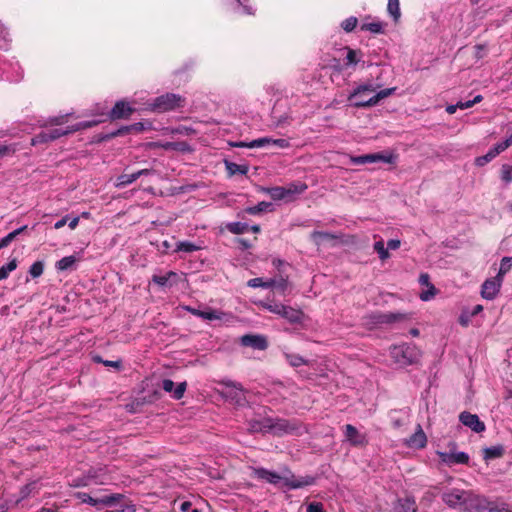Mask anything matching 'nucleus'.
Here are the masks:
<instances>
[{"mask_svg": "<svg viewBox=\"0 0 512 512\" xmlns=\"http://www.w3.org/2000/svg\"><path fill=\"white\" fill-rule=\"evenodd\" d=\"M380 85L372 83H364L357 86L353 92L348 96V100L356 108H368L377 105L382 99L392 95L396 88H386L378 92L376 90Z\"/></svg>", "mask_w": 512, "mask_h": 512, "instance_id": "f257e3e1", "label": "nucleus"}, {"mask_svg": "<svg viewBox=\"0 0 512 512\" xmlns=\"http://www.w3.org/2000/svg\"><path fill=\"white\" fill-rule=\"evenodd\" d=\"M307 184L303 182H293L287 186H275L271 188H263V191L268 193L275 201L286 200L291 201L295 195L304 193L307 190Z\"/></svg>", "mask_w": 512, "mask_h": 512, "instance_id": "f03ea898", "label": "nucleus"}, {"mask_svg": "<svg viewBox=\"0 0 512 512\" xmlns=\"http://www.w3.org/2000/svg\"><path fill=\"white\" fill-rule=\"evenodd\" d=\"M390 356L400 366L415 363L419 358V350L413 344L394 345L390 348Z\"/></svg>", "mask_w": 512, "mask_h": 512, "instance_id": "7ed1b4c3", "label": "nucleus"}, {"mask_svg": "<svg viewBox=\"0 0 512 512\" xmlns=\"http://www.w3.org/2000/svg\"><path fill=\"white\" fill-rule=\"evenodd\" d=\"M184 99L174 93H166L156 97L152 103L149 104V109L153 112L163 113L174 110L183 106Z\"/></svg>", "mask_w": 512, "mask_h": 512, "instance_id": "20e7f679", "label": "nucleus"}, {"mask_svg": "<svg viewBox=\"0 0 512 512\" xmlns=\"http://www.w3.org/2000/svg\"><path fill=\"white\" fill-rule=\"evenodd\" d=\"M302 426L297 420H288L283 418L271 417L270 434L274 436H283L286 434H298Z\"/></svg>", "mask_w": 512, "mask_h": 512, "instance_id": "39448f33", "label": "nucleus"}, {"mask_svg": "<svg viewBox=\"0 0 512 512\" xmlns=\"http://www.w3.org/2000/svg\"><path fill=\"white\" fill-rule=\"evenodd\" d=\"M75 497L79 499L82 503H87L91 506L97 507L101 509L105 506H112L116 502L120 501L124 496L122 494H110L104 495L100 498H94L85 492H77Z\"/></svg>", "mask_w": 512, "mask_h": 512, "instance_id": "423d86ee", "label": "nucleus"}, {"mask_svg": "<svg viewBox=\"0 0 512 512\" xmlns=\"http://www.w3.org/2000/svg\"><path fill=\"white\" fill-rule=\"evenodd\" d=\"M220 384L223 386L221 395L225 399L237 405H242L246 401L244 389L240 383L233 382L231 380H223Z\"/></svg>", "mask_w": 512, "mask_h": 512, "instance_id": "0eeeda50", "label": "nucleus"}, {"mask_svg": "<svg viewBox=\"0 0 512 512\" xmlns=\"http://www.w3.org/2000/svg\"><path fill=\"white\" fill-rule=\"evenodd\" d=\"M395 157L389 152H378L359 156H352L351 163L355 165H364L368 163L383 162L387 164L394 163Z\"/></svg>", "mask_w": 512, "mask_h": 512, "instance_id": "6e6552de", "label": "nucleus"}, {"mask_svg": "<svg viewBox=\"0 0 512 512\" xmlns=\"http://www.w3.org/2000/svg\"><path fill=\"white\" fill-rule=\"evenodd\" d=\"M459 421L476 433H481L486 429L484 422L479 419L478 415L467 411L460 413Z\"/></svg>", "mask_w": 512, "mask_h": 512, "instance_id": "1a4fd4ad", "label": "nucleus"}, {"mask_svg": "<svg viewBox=\"0 0 512 512\" xmlns=\"http://www.w3.org/2000/svg\"><path fill=\"white\" fill-rule=\"evenodd\" d=\"M96 123L97 122L88 121V122L77 123L73 126L67 127L66 129L55 128L50 131H47V133L49 135L48 138H50V141H54V140L60 138L61 136L71 134V133L79 131L81 129L90 128V127L96 125Z\"/></svg>", "mask_w": 512, "mask_h": 512, "instance_id": "9d476101", "label": "nucleus"}, {"mask_svg": "<svg viewBox=\"0 0 512 512\" xmlns=\"http://www.w3.org/2000/svg\"><path fill=\"white\" fill-rule=\"evenodd\" d=\"M437 455L439 456L440 460L451 466L454 464H467L469 461V456L465 452H442L437 451Z\"/></svg>", "mask_w": 512, "mask_h": 512, "instance_id": "9b49d317", "label": "nucleus"}, {"mask_svg": "<svg viewBox=\"0 0 512 512\" xmlns=\"http://www.w3.org/2000/svg\"><path fill=\"white\" fill-rule=\"evenodd\" d=\"M271 417H259L248 420V430L251 433H270Z\"/></svg>", "mask_w": 512, "mask_h": 512, "instance_id": "f8f14e48", "label": "nucleus"}, {"mask_svg": "<svg viewBox=\"0 0 512 512\" xmlns=\"http://www.w3.org/2000/svg\"><path fill=\"white\" fill-rule=\"evenodd\" d=\"M499 280L486 279L481 286V296L486 300H494L500 292Z\"/></svg>", "mask_w": 512, "mask_h": 512, "instance_id": "ddd939ff", "label": "nucleus"}, {"mask_svg": "<svg viewBox=\"0 0 512 512\" xmlns=\"http://www.w3.org/2000/svg\"><path fill=\"white\" fill-rule=\"evenodd\" d=\"M465 492L460 489H452L442 494V500L449 507L455 508L465 503Z\"/></svg>", "mask_w": 512, "mask_h": 512, "instance_id": "4468645a", "label": "nucleus"}, {"mask_svg": "<svg viewBox=\"0 0 512 512\" xmlns=\"http://www.w3.org/2000/svg\"><path fill=\"white\" fill-rule=\"evenodd\" d=\"M133 112L134 109L129 105V103L120 100L117 101L114 107L111 109L109 118L111 120L123 119L130 116Z\"/></svg>", "mask_w": 512, "mask_h": 512, "instance_id": "2eb2a0df", "label": "nucleus"}, {"mask_svg": "<svg viewBox=\"0 0 512 512\" xmlns=\"http://www.w3.org/2000/svg\"><path fill=\"white\" fill-rule=\"evenodd\" d=\"M346 440L353 446H365L367 444V438L364 434H361L356 427L351 424H347L344 427Z\"/></svg>", "mask_w": 512, "mask_h": 512, "instance_id": "dca6fc26", "label": "nucleus"}, {"mask_svg": "<svg viewBox=\"0 0 512 512\" xmlns=\"http://www.w3.org/2000/svg\"><path fill=\"white\" fill-rule=\"evenodd\" d=\"M405 444L416 449H422L427 445V437L420 424L416 426L414 434L405 440Z\"/></svg>", "mask_w": 512, "mask_h": 512, "instance_id": "f3484780", "label": "nucleus"}, {"mask_svg": "<svg viewBox=\"0 0 512 512\" xmlns=\"http://www.w3.org/2000/svg\"><path fill=\"white\" fill-rule=\"evenodd\" d=\"M187 383L180 382L176 387L175 383L171 379H164L162 381V388L165 392L171 393L172 397L176 400H179L183 397L184 392L186 390Z\"/></svg>", "mask_w": 512, "mask_h": 512, "instance_id": "a211bd4d", "label": "nucleus"}, {"mask_svg": "<svg viewBox=\"0 0 512 512\" xmlns=\"http://www.w3.org/2000/svg\"><path fill=\"white\" fill-rule=\"evenodd\" d=\"M241 343L257 350H265L268 347L267 339L262 335H244L241 337Z\"/></svg>", "mask_w": 512, "mask_h": 512, "instance_id": "6ab92c4d", "label": "nucleus"}, {"mask_svg": "<svg viewBox=\"0 0 512 512\" xmlns=\"http://www.w3.org/2000/svg\"><path fill=\"white\" fill-rule=\"evenodd\" d=\"M315 483V478L313 476H300L295 477L291 476L290 478H284V484L289 489H299L306 486L313 485Z\"/></svg>", "mask_w": 512, "mask_h": 512, "instance_id": "aec40b11", "label": "nucleus"}, {"mask_svg": "<svg viewBox=\"0 0 512 512\" xmlns=\"http://www.w3.org/2000/svg\"><path fill=\"white\" fill-rule=\"evenodd\" d=\"M281 317L292 324H300L303 322L305 315L301 310L285 305Z\"/></svg>", "mask_w": 512, "mask_h": 512, "instance_id": "412c9836", "label": "nucleus"}, {"mask_svg": "<svg viewBox=\"0 0 512 512\" xmlns=\"http://www.w3.org/2000/svg\"><path fill=\"white\" fill-rule=\"evenodd\" d=\"M253 474L256 478L264 480L271 484H277L282 479V477L278 473L267 470L265 468H255L253 470Z\"/></svg>", "mask_w": 512, "mask_h": 512, "instance_id": "4be33fe9", "label": "nucleus"}, {"mask_svg": "<svg viewBox=\"0 0 512 512\" xmlns=\"http://www.w3.org/2000/svg\"><path fill=\"white\" fill-rule=\"evenodd\" d=\"M152 281L161 287L173 286L178 281V274L174 271H169L165 275H153Z\"/></svg>", "mask_w": 512, "mask_h": 512, "instance_id": "5701e85b", "label": "nucleus"}, {"mask_svg": "<svg viewBox=\"0 0 512 512\" xmlns=\"http://www.w3.org/2000/svg\"><path fill=\"white\" fill-rule=\"evenodd\" d=\"M409 317L407 314L399 313V312H387L379 315L378 322L380 323H394L398 321L407 320Z\"/></svg>", "mask_w": 512, "mask_h": 512, "instance_id": "b1692460", "label": "nucleus"}, {"mask_svg": "<svg viewBox=\"0 0 512 512\" xmlns=\"http://www.w3.org/2000/svg\"><path fill=\"white\" fill-rule=\"evenodd\" d=\"M77 261L78 258L75 255L66 256L57 261L55 267L58 271L72 270L74 269Z\"/></svg>", "mask_w": 512, "mask_h": 512, "instance_id": "393cba45", "label": "nucleus"}, {"mask_svg": "<svg viewBox=\"0 0 512 512\" xmlns=\"http://www.w3.org/2000/svg\"><path fill=\"white\" fill-rule=\"evenodd\" d=\"M504 454V448L502 445H496L492 447H486L483 449V457L486 461L500 458Z\"/></svg>", "mask_w": 512, "mask_h": 512, "instance_id": "a878e982", "label": "nucleus"}, {"mask_svg": "<svg viewBox=\"0 0 512 512\" xmlns=\"http://www.w3.org/2000/svg\"><path fill=\"white\" fill-rule=\"evenodd\" d=\"M266 145H272V138L263 137V138L255 139L249 143L239 142V143L234 144L235 147H248V148H259V147H264Z\"/></svg>", "mask_w": 512, "mask_h": 512, "instance_id": "bb28decb", "label": "nucleus"}, {"mask_svg": "<svg viewBox=\"0 0 512 512\" xmlns=\"http://www.w3.org/2000/svg\"><path fill=\"white\" fill-rule=\"evenodd\" d=\"M202 249L201 245H197L190 241H180L176 244L175 252L193 253Z\"/></svg>", "mask_w": 512, "mask_h": 512, "instance_id": "cd10ccee", "label": "nucleus"}, {"mask_svg": "<svg viewBox=\"0 0 512 512\" xmlns=\"http://www.w3.org/2000/svg\"><path fill=\"white\" fill-rule=\"evenodd\" d=\"M226 316H227V314L220 310L207 308L204 310V312L202 314V319L207 320V321H215V320L221 321Z\"/></svg>", "mask_w": 512, "mask_h": 512, "instance_id": "c85d7f7f", "label": "nucleus"}, {"mask_svg": "<svg viewBox=\"0 0 512 512\" xmlns=\"http://www.w3.org/2000/svg\"><path fill=\"white\" fill-rule=\"evenodd\" d=\"M225 167L230 176L240 174L245 175L248 172V166L246 165H240L234 162H225Z\"/></svg>", "mask_w": 512, "mask_h": 512, "instance_id": "c756f323", "label": "nucleus"}, {"mask_svg": "<svg viewBox=\"0 0 512 512\" xmlns=\"http://www.w3.org/2000/svg\"><path fill=\"white\" fill-rule=\"evenodd\" d=\"M227 230L232 234H243L249 230V226L244 222H229L226 224Z\"/></svg>", "mask_w": 512, "mask_h": 512, "instance_id": "7c9ffc66", "label": "nucleus"}, {"mask_svg": "<svg viewBox=\"0 0 512 512\" xmlns=\"http://www.w3.org/2000/svg\"><path fill=\"white\" fill-rule=\"evenodd\" d=\"M26 229H27V225H24V226H21V227L15 229L14 231L8 233L5 237L0 239V242H1L2 246L4 248L9 246L10 243L12 241H14L16 239V237L18 235H20L21 233H23Z\"/></svg>", "mask_w": 512, "mask_h": 512, "instance_id": "2f4dec72", "label": "nucleus"}, {"mask_svg": "<svg viewBox=\"0 0 512 512\" xmlns=\"http://www.w3.org/2000/svg\"><path fill=\"white\" fill-rule=\"evenodd\" d=\"M398 509V512H417L416 503L411 498L400 500Z\"/></svg>", "mask_w": 512, "mask_h": 512, "instance_id": "473e14b6", "label": "nucleus"}, {"mask_svg": "<svg viewBox=\"0 0 512 512\" xmlns=\"http://www.w3.org/2000/svg\"><path fill=\"white\" fill-rule=\"evenodd\" d=\"M271 206H272L271 203L262 201V202H259L255 206L247 207L244 210V212L247 213V214H250V215H257V214H260V213L266 211Z\"/></svg>", "mask_w": 512, "mask_h": 512, "instance_id": "72a5a7b5", "label": "nucleus"}, {"mask_svg": "<svg viewBox=\"0 0 512 512\" xmlns=\"http://www.w3.org/2000/svg\"><path fill=\"white\" fill-rule=\"evenodd\" d=\"M136 180H137V177L135 175V172L132 174H122L117 177L115 186L118 188H122V187L132 184Z\"/></svg>", "mask_w": 512, "mask_h": 512, "instance_id": "f704fd0d", "label": "nucleus"}, {"mask_svg": "<svg viewBox=\"0 0 512 512\" xmlns=\"http://www.w3.org/2000/svg\"><path fill=\"white\" fill-rule=\"evenodd\" d=\"M17 268V259L13 258L6 265L0 267V281L8 278L10 272Z\"/></svg>", "mask_w": 512, "mask_h": 512, "instance_id": "c9c22d12", "label": "nucleus"}, {"mask_svg": "<svg viewBox=\"0 0 512 512\" xmlns=\"http://www.w3.org/2000/svg\"><path fill=\"white\" fill-rule=\"evenodd\" d=\"M374 250L378 253L381 261H385L390 257L387 247H385L383 240L376 241L373 245Z\"/></svg>", "mask_w": 512, "mask_h": 512, "instance_id": "e433bc0d", "label": "nucleus"}, {"mask_svg": "<svg viewBox=\"0 0 512 512\" xmlns=\"http://www.w3.org/2000/svg\"><path fill=\"white\" fill-rule=\"evenodd\" d=\"M387 11L397 21L401 15L399 0H388Z\"/></svg>", "mask_w": 512, "mask_h": 512, "instance_id": "4c0bfd02", "label": "nucleus"}, {"mask_svg": "<svg viewBox=\"0 0 512 512\" xmlns=\"http://www.w3.org/2000/svg\"><path fill=\"white\" fill-rule=\"evenodd\" d=\"M361 30L380 34L383 33V24L381 22L364 23L361 25Z\"/></svg>", "mask_w": 512, "mask_h": 512, "instance_id": "58836bf2", "label": "nucleus"}, {"mask_svg": "<svg viewBox=\"0 0 512 512\" xmlns=\"http://www.w3.org/2000/svg\"><path fill=\"white\" fill-rule=\"evenodd\" d=\"M286 360L293 367H299L307 364V361L300 355L297 354H286Z\"/></svg>", "mask_w": 512, "mask_h": 512, "instance_id": "ea45409f", "label": "nucleus"}, {"mask_svg": "<svg viewBox=\"0 0 512 512\" xmlns=\"http://www.w3.org/2000/svg\"><path fill=\"white\" fill-rule=\"evenodd\" d=\"M38 490V482L32 481L25 486H23L20 490L21 499L27 498L32 492Z\"/></svg>", "mask_w": 512, "mask_h": 512, "instance_id": "a19ab883", "label": "nucleus"}, {"mask_svg": "<svg viewBox=\"0 0 512 512\" xmlns=\"http://www.w3.org/2000/svg\"><path fill=\"white\" fill-rule=\"evenodd\" d=\"M68 116H69V114H64V115H59V116L51 117L45 123L41 124V126H47V125L58 126V125H63L64 123L67 122Z\"/></svg>", "mask_w": 512, "mask_h": 512, "instance_id": "79ce46f5", "label": "nucleus"}, {"mask_svg": "<svg viewBox=\"0 0 512 512\" xmlns=\"http://www.w3.org/2000/svg\"><path fill=\"white\" fill-rule=\"evenodd\" d=\"M44 264L41 261L34 262L29 269V273L33 278H37L43 274Z\"/></svg>", "mask_w": 512, "mask_h": 512, "instance_id": "37998d69", "label": "nucleus"}, {"mask_svg": "<svg viewBox=\"0 0 512 512\" xmlns=\"http://www.w3.org/2000/svg\"><path fill=\"white\" fill-rule=\"evenodd\" d=\"M261 305L269 312L277 314L279 316H281L282 310L285 306L284 304L281 303H262Z\"/></svg>", "mask_w": 512, "mask_h": 512, "instance_id": "c03bdc74", "label": "nucleus"}, {"mask_svg": "<svg viewBox=\"0 0 512 512\" xmlns=\"http://www.w3.org/2000/svg\"><path fill=\"white\" fill-rule=\"evenodd\" d=\"M501 180L505 183L512 182V165L503 164L501 167Z\"/></svg>", "mask_w": 512, "mask_h": 512, "instance_id": "a18cd8bd", "label": "nucleus"}, {"mask_svg": "<svg viewBox=\"0 0 512 512\" xmlns=\"http://www.w3.org/2000/svg\"><path fill=\"white\" fill-rule=\"evenodd\" d=\"M357 23H358L357 18L352 16V17H349V18L345 19L341 23V27L346 32H352L355 29Z\"/></svg>", "mask_w": 512, "mask_h": 512, "instance_id": "49530a36", "label": "nucleus"}, {"mask_svg": "<svg viewBox=\"0 0 512 512\" xmlns=\"http://www.w3.org/2000/svg\"><path fill=\"white\" fill-rule=\"evenodd\" d=\"M48 137L47 132H41L31 139V145L35 146L37 144L50 142V138Z\"/></svg>", "mask_w": 512, "mask_h": 512, "instance_id": "de8ad7c7", "label": "nucleus"}, {"mask_svg": "<svg viewBox=\"0 0 512 512\" xmlns=\"http://www.w3.org/2000/svg\"><path fill=\"white\" fill-rule=\"evenodd\" d=\"M8 33L3 28L2 23L0 22V49L7 50L9 46V40L7 39Z\"/></svg>", "mask_w": 512, "mask_h": 512, "instance_id": "09e8293b", "label": "nucleus"}, {"mask_svg": "<svg viewBox=\"0 0 512 512\" xmlns=\"http://www.w3.org/2000/svg\"><path fill=\"white\" fill-rule=\"evenodd\" d=\"M436 295V288L434 287V285H430V287H428V290L427 291H423L421 294H420V299L422 301H429L430 299H432L434 296Z\"/></svg>", "mask_w": 512, "mask_h": 512, "instance_id": "8fccbe9b", "label": "nucleus"}, {"mask_svg": "<svg viewBox=\"0 0 512 512\" xmlns=\"http://www.w3.org/2000/svg\"><path fill=\"white\" fill-rule=\"evenodd\" d=\"M359 62L357 58V52L353 49H348L346 55V65H356Z\"/></svg>", "mask_w": 512, "mask_h": 512, "instance_id": "3c124183", "label": "nucleus"}, {"mask_svg": "<svg viewBox=\"0 0 512 512\" xmlns=\"http://www.w3.org/2000/svg\"><path fill=\"white\" fill-rule=\"evenodd\" d=\"M93 360L98 363H103L107 367H114L117 369L121 367V361L102 360L100 356L93 357Z\"/></svg>", "mask_w": 512, "mask_h": 512, "instance_id": "603ef678", "label": "nucleus"}, {"mask_svg": "<svg viewBox=\"0 0 512 512\" xmlns=\"http://www.w3.org/2000/svg\"><path fill=\"white\" fill-rule=\"evenodd\" d=\"M16 151L15 145H0V159L4 156L12 155Z\"/></svg>", "mask_w": 512, "mask_h": 512, "instance_id": "864d4df0", "label": "nucleus"}, {"mask_svg": "<svg viewBox=\"0 0 512 512\" xmlns=\"http://www.w3.org/2000/svg\"><path fill=\"white\" fill-rule=\"evenodd\" d=\"M247 285L251 288H265V281L260 277L252 278L247 282Z\"/></svg>", "mask_w": 512, "mask_h": 512, "instance_id": "5fc2aeb1", "label": "nucleus"}, {"mask_svg": "<svg viewBox=\"0 0 512 512\" xmlns=\"http://www.w3.org/2000/svg\"><path fill=\"white\" fill-rule=\"evenodd\" d=\"M512 268V257H503L500 263V269L503 272H508Z\"/></svg>", "mask_w": 512, "mask_h": 512, "instance_id": "6e6d98bb", "label": "nucleus"}, {"mask_svg": "<svg viewBox=\"0 0 512 512\" xmlns=\"http://www.w3.org/2000/svg\"><path fill=\"white\" fill-rule=\"evenodd\" d=\"M272 145H274L278 148H281V149H286V148L290 147V142H289V140L284 139V138H278V139L272 138Z\"/></svg>", "mask_w": 512, "mask_h": 512, "instance_id": "4d7b16f0", "label": "nucleus"}, {"mask_svg": "<svg viewBox=\"0 0 512 512\" xmlns=\"http://www.w3.org/2000/svg\"><path fill=\"white\" fill-rule=\"evenodd\" d=\"M307 512H325L324 506L320 502H311L307 506Z\"/></svg>", "mask_w": 512, "mask_h": 512, "instance_id": "13d9d810", "label": "nucleus"}, {"mask_svg": "<svg viewBox=\"0 0 512 512\" xmlns=\"http://www.w3.org/2000/svg\"><path fill=\"white\" fill-rule=\"evenodd\" d=\"M493 159L494 158L492 157V155L489 154V152H487L485 155L477 157L475 160V164L477 166H484L485 164H487L488 162H490Z\"/></svg>", "mask_w": 512, "mask_h": 512, "instance_id": "bf43d9fd", "label": "nucleus"}, {"mask_svg": "<svg viewBox=\"0 0 512 512\" xmlns=\"http://www.w3.org/2000/svg\"><path fill=\"white\" fill-rule=\"evenodd\" d=\"M130 132H131V130H130V126L129 125L122 126L119 129H117L116 131L111 132L110 133V137H117V136L128 134Z\"/></svg>", "mask_w": 512, "mask_h": 512, "instance_id": "052dcab7", "label": "nucleus"}, {"mask_svg": "<svg viewBox=\"0 0 512 512\" xmlns=\"http://www.w3.org/2000/svg\"><path fill=\"white\" fill-rule=\"evenodd\" d=\"M106 512H136L135 506L132 504L122 505L119 509L106 511Z\"/></svg>", "mask_w": 512, "mask_h": 512, "instance_id": "680f3d73", "label": "nucleus"}, {"mask_svg": "<svg viewBox=\"0 0 512 512\" xmlns=\"http://www.w3.org/2000/svg\"><path fill=\"white\" fill-rule=\"evenodd\" d=\"M419 283L423 286H427V287H430L431 282H430V276L427 274V273H422L420 274L419 276Z\"/></svg>", "mask_w": 512, "mask_h": 512, "instance_id": "e2e57ef3", "label": "nucleus"}, {"mask_svg": "<svg viewBox=\"0 0 512 512\" xmlns=\"http://www.w3.org/2000/svg\"><path fill=\"white\" fill-rule=\"evenodd\" d=\"M401 245V242L400 240L398 239H390L388 242H387V249L388 250H397Z\"/></svg>", "mask_w": 512, "mask_h": 512, "instance_id": "0e129e2a", "label": "nucleus"}, {"mask_svg": "<svg viewBox=\"0 0 512 512\" xmlns=\"http://www.w3.org/2000/svg\"><path fill=\"white\" fill-rule=\"evenodd\" d=\"M488 512H512L506 505L488 507Z\"/></svg>", "mask_w": 512, "mask_h": 512, "instance_id": "69168bd1", "label": "nucleus"}, {"mask_svg": "<svg viewBox=\"0 0 512 512\" xmlns=\"http://www.w3.org/2000/svg\"><path fill=\"white\" fill-rule=\"evenodd\" d=\"M511 144V142L508 140V139H505L504 141L502 142H499L497 144H495L494 146L497 147L498 150H500V152H503L505 151Z\"/></svg>", "mask_w": 512, "mask_h": 512, "instance_id": "338daca9", "label": "nucleus"}, {"mask_svg": "<svg viewBox=\"0 0 512 512\" xmlns=\"http://www.w3.org/2000/svg\"><path fill=\"white\" fill-rule=\"evenodd\" d=\"M185 309L188 312H190L192 315H194L196 317H199V318H202V314H203L204 310L193 308V307H190V306L185 307Z\"/></svg>", "mask_w": 512, "mask_h": 512, "instance_id": "774afa93", "label": "nucleus"}]
</instances>
